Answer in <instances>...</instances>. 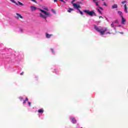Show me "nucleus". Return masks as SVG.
Segmentation results:
<instances>
[{"label":"nucleus","instance_id":"9","mask_svg":"<svg viewBox=\"0 0 128 128\" xmlns=\"http://www.w3.org/2000/svg\"><path fill=\"white\" fill-rule=\"evenodd\" d=\"M44 110L43 108L39 109L38 110V112L39 114H44Z\"/></svg>","mask_w":128,"mask_h":128},{"label":"nucleus","instance_id":"36","mask_svg":"<svg viewBox=\"0 0 128 128\" xmlns=\"http://www.w3.org/2000/svg\"><path fill=\"white\" fill-rule=\"evenodd\" d=\"M110 34V32H108L106 34Z\"/></svg>","mask_w":128,"mask_h":128},{"label":"nucleus","instance_id":"40","mask_svg":"<svg viewBox=\"0 0 128 128\" xmlns=\"http://www.w3.org/2000/svg\"><path fill=\"white\" fill-rule=\"evenodd\" d=\"M102 0V2H104V0Z\"/></svg>","mask_w":128,"mask_h":128},{"label":"nucleus","instance_id":"31","mask_svg":"<svg viewBox=\"0 0 128 128\" xmlns=\"http://www.w3.org/2000/svg\"><path fill=\"white\" fill-rule=\"evenodd\" d=\"M114 22H115V24H118V20H116Z\"/></svg>","mask_w":128,"mask_h":128},{"label":"nucleus","instance_id":"29","mask_svg":"<svg viewBox=\"0 0 128 128\" xmlns=\"http://www.w3.org/2000/svg\"><path fill=\"white\" fill-rule=\"evenodd\" d=\"M25 100H26V102L28 101V98H26Z\"/></svg>","mask_w":128,"mask_h":128},{"label":"nucleus","instance_id":"25","mask_svg":"<svg viewBox=\"0 0 128 128\" xmlns=\"http://www.w3.org/2000/svg\"><path fill=\"white\" fill-rule=\"evenodd\" d=\"M111 26H112V28H114V23H112V24H111Z\"/></svg>","mask_w":128,"mask_h":128},{"label":"nucleus","instance_id":"27","mask_svg":"<svg viewBox=\"0 0 128 128\" xmlns=\"http://www.w3.org/2000/svg\"><path fill=\"white\" fill-rule=\"evenodd\" d=\"M98 8H100V10H102V7L98 6Z\"/></svg>","mask_w":128,"mask_h":128},{"label":"nucleus","instance_id":"22","mask_svg":"<svg viewBox=\"0 0 128 128\" xmlns=\"http://www.w3.org/2000/svg\"><path fill=\"white\" fill-rule=\"evenodd\" d=\"M74 2H76V0H72V2H71V4H74Z\"/></svg>","mask_w":128,"mask_h":128},{"label":"nucleus","instance_id":"10","mask_svg":"<svg viewBox=\"0 0 128 128\" xmlns=\"http://www.w3.org/2000/svg\"><path fill=\"white\" fill-rule=\"evenodd\" d=\"M124 12H126V14H128V7L126 6V4H125L124 5Z\"/></svg>","mask_w":128,"mask_h":128},{"label":"nucleus","instance_id":"18","mask_svg":"<svg viewBox=\"0 0 128 128\" xmlns=\"http://www.w3.org/2000/svg\"><path fill=\"white\" fill-rule=\"evenodd\" d=\"M78 10H79L80 14L82 15L83 16L84 15V13L82 12V10H80L78 9Z\"/></svg>","mask_w":128,"mask_h":128},{"label":"nucleus","instance_id":"16","mask_svg":"<svg viewBox=\"0 0 128 128\" xmlns=\"http://www.w3.org/2000/svg\"><path fill=\"white\" fill-rule=\"evenodd\" d=\"M31 9L32 10H36V8L34 6H31Z\"/></svg>","mask_w":128,"mask_h":128},{"label":"nucleus","instance_id":"28","mask_svg":"<svg viewBox=\"0 0 128 128\" xmlns=\"http://www.w3.org/2000/svg\"><path fill=\"white\" fill-rule=\"evenodd\" d=\"M44 10H48V8H44Z\"/></svg>","mask_w":128,"mask_h":128},{"label":"nucleus","instance_id":"23","mask_svg":"<svg viewBox=\"0 0 128 128\" xmlns=\"http://www.w3.org/2000/svg\"><path fill=\"white\" fill-rule=\"evenodd\" d=\"M126 0H124L122 2V4H126Z\"/></svg>","mask_w":128,"mask_h":128},{"label":"nucleus","instance_id":"5","mask_svg":"<svg viewBox=\"0 0 128 128\" xmlns=\"http://www.w3.org/2000/svg\"><path fill=\"white\" fill-rule=\"evenodd\" d=\"M73 6L74 8H77V10H78L79 8H80V4H73Z\"/></svg>","mask_w":128,"mask_h":128},{"label":"nucleus","instance_id":"34","mask_svg":"<svg viewBox=\"0 0 128 128\" xmlns=\"http://www.w3.org/2000/svg\"><path fill=\"white\" fill-rule=\"evenodd\" d=\"M26 101L24 100V102H23V104H26Z\"/></svg>","mask_w":128,"mask_h":128},{"label":"nucleus","instance_id":"35","mask_svg":"<svg viewBox=\"0 0 128 128\" xmlns=\"http://www.w3.org/2000/svg\"><path fill=\"white\" fill-rule=\"evenodd\" d=\"M102 18V16H100V17H99V18Z\"/></svg>","mask_w":128,"mask_h":128},{"label":"nucleus","instance_id":"24","mask_svg":"<svg viewBox=\"0 0 128 128\" xmlns=\"http://www.w3.org/2000/svg\"><path fill=\"white\" fill-rule=\"evenodd\" d=\"M97 10L99 12L100 14H102V12L98 8H97Z\"/></svg>","mask_w":128,"mask_h":128},{"label":"nucleus","instance_id":"11","mask_svg":"<svg viewBox=\"0 0 128 128\" xmlns=\"http://www.w3.org/2000/svg\"><path fill=\"white\" fill-rule=\"evenodd\" d=\"M118 14H119V16H121V18L124 16L122 15V12L120 11H118Z\"/></svg>","mask_w":128,"mask_h":128},{"label":"nucleus","instance_id":"30","mask_svg":"<svg viewBox=\"0 0 128 128\" xmlns=\"http://www.w3.org/2000/svg\"><path fill=\"white\" fill-rule=\"evenodd\" d=\"M32 2H36V0H31Z\"/></svg>","mask_w":128,"mask_h":128},{"label":"nucleus","instance_id":"21","mask_svg":"<svg viewBox=\"0 0 128 128\" xmlns=\"http://www.w3.org/2000/svg\"><path fill=\"white\" fill-rule=\"evenodd\" d=\"M28 105H29V106H32V103H31L30 102H28Z\"/></svg>","mask_w":128,"mask_h":128},{"label":"nucleus","instance_id":"14","mask_svg":"<svg viewBox=\"0 0 128 128\" xmlns=\"http://www.w3.org/2000/svg\"><path fill=\"white\" fill-rule=\"evenodd\" d=\"M12 2H13V4H15L16 6H18V4L14 1V0H10Z\"/></svg>","mask_w":128,"mask_h":128},{"label":"nucleus","instance_id":"33","mask_svg":"<svg viewBox=\"0 0 128 128\" xmlns=\"http://www.w3.org/2000/svg\"><path fill=\"white\" fill-rule=\"evenodd\" d=\"M24 74V72H22L20 73V75H21V76H22V75Z\"/></svg>","mask_w":128,"mask_h":128},{"label":"nucleus","instance_id":"1","mask_svg":"<svg viewBox=\"0 0 128 128\" xmlns=\"http://www.w3.org/2000/svg\"><path fill=\"white\" fill-rule=\"evenodd\" d=\"M39 10L42 12V14H45V15H44L40 13V18H44V20H46V18L52 16V14H50V12L44 10L40 8Z\"/></svg>","mask_w":128,"mask_h":128},{"label":"nucleus","instance_id":"12","mask_svg":"<svg viewBox=\"0 0 128 128\" xmlns=\"http://www.w3.org/2000/svg\"><path fill=\"white\" fill-rule=\"evenodd\" d=\"M112 8H118V4H115L112 6Z\"/></svg>","mask_w":128,"mask_h":128},{"label":"nucleus","instance_id":"8","mask_svg":"<svg viewBox=\"0 0 128 128\" xmlns=\"http://www.w3.org/2000/svg\"><path fill=\"white\" fill-rule=\"evenodd\" d=\"M121 18H122V24H125L124 22H126V19L124 18V16Z\"/></svg>","mask_w":128,"mask_h":128},{"label":"nucleus","instance_id":"17","mask_svg":"<svg viewBox=\"0 0 128 128\" xmlns=\"http://www.w3.org/2000/svg\"><path fill=\"white\" fill-rule=\"evenodd\" d=\"M18 2L19 6H24V4L18 1Z\"/></svg>","mask_w":128,"mask_h":128},{"label":"nucleus","instance_id":"4","mask_svg":"<svg viewBox=\"0 0 128 128\" xmlns=\"http://www.w3.org/2000/svg\"><path fill=\"white\" fill-rule=\"evenodd\" d=\"M16 16H15L17 20H20V18H23L22 16L20 14L18 13H16Z\"/></svg>","mask_w":128,"mask_h":128},{"label":"nucleus","instance_id":"19","mask_svg":"<svg viewBox=\"0 0 128 128\" xmlns=\"http://www.w3.org/2000/svg\"><path fill=\"white\" fill-rule=\"evenodd\" d=\"M19 100L22 101L24 100V98H22V97H19Z\"/></svg>","mask_w":128,"mask_h":128},{"label":"nucleus","instance_id":"38","mask_svg":"<svg viewBox=\"0 0 128 128\" xmlns=\"http://www.w3.org/2000/svg\"><path fill=\"white\" fill-rule=\"evenodd\" d=\"M64 2V4H66V2H64H64Z\"/></svg>","mask_w":128,"mask_h":128},{"label":"nucleus","instance_id":"13","mask_svg":"<svg viewBox=\"0 0 128 128\" xmlns=\"http://www.w3.org/2000/svg\"><path fill=\"white\" fill-rule=\"evenodd\" d=\"M74 11V9L72 8H69L68 10V12H72Z\"/></svg>","mask_w":128,"mask_h":128},{"label":"nucleus","instance_id":"26","mask_svg":"<svg viewBox=\"0 0 128 128\" xmlns=\"http://www.w3.org/2000/svg\"><path fill=\"white\" fill-rule=\"evenodd\" d=\"M104 6H106V2H104Z\"/></svg>","mask_w":128,"mask_h":128},{"label":"nucleus","instance_id":"2","mask_svg":"<svg viewBox=\"0 0 128 128\" xmlns=\"http://www.w3.org/2000/svg\"><path fill=\"white\" fill-rule=\"evenodd\" d=\"M94 28L96 30V32H100V34L102 36H104V32L108 30V28L106 27H103L102 29H100L98 27L94 26Z\"/></svg>","mask_w":128,"mask_h":128},{"label":"nucleus","instance_id":"15","mask_svg":"<svg viewBox=\"0 0 128 128\" xmlns=\"http://www.w3.org/2000/svg\"><path fill=\"white\" fill-rule=\"evenodd\" d=\"M93 2L96 4V6L98 8V2H96V0H93Z\"/></svg>","mask_w":128,"mask_h":128},{"label":"nucleus","instance_id":"37","mask_svg":"<svg viewBox=\"0 0 128 128\" xmlns=\"http://www.w3.org/2000/svg\"><path fill=\"white\" fill-rule=\"evenodd\" d=\"M120 34H123L124 32H120Z\"/></svg>","mask_w":128,"mask_h":128},{"label":"nucleus","instance_id":"6","mask_svg":"<svg viewBox=\"0 0 128 128\" xmlns=\"http://www.w3.org/2000/svg\"><path fill=\"white\" fill-rule=\"evenodd\" d=\"M70 120H71V122L72 124H76V120L74 118H70Z\"/></svg>","mask_w":128,"mask_h":128},{"label":"nucleus","instance_id":"32","mask_svg":"<svg viewBox=\"0 0 128 128\" xmlns=\"http://www.w3.org/2000/svg\"><path fill=\"white\" fill-rule=\"evenodd\" d=\"M51 51H52V52H54V49L51 48Z\"/></svg>","mask_w":128,"mask_h":128},{"label":"nucleus","instance_id":"3","mask_svg":"<svg viewBox=\"0 0 128 128\" xmlns=\"http://www.w3.org/2000/svg\"><path fill=\"white\" fill-rule=\"evenodd\" d=\"M83 12L88 14V16H96V12H94V11H90V10H83Z\"/></svg>","mask_w":128,"mask_h":128},{"label":"nucleus","instance_id":"39","mask_svg":"<svg viewBox=\"0 0 128 128\" xmlns=\"http://www.w3.org/2000/svg\"><path fill=\"white\" fill-rule=\"evenodd\" d=\"M119 26H120V25H119Z\"/></svg>","mask_w":128,"mask_h":128},{"label":"nucleus","instance_id":"7","mask_svg":"<svg viewBox=\"0 0 128 128\" xmlns=\"http://www.w3.org/2000/svg\"><path fill=\"white\" fill-rule=\"evenodd\" d=\"M46 38H50L52 36V34H48V33H46Z\"/></svg>","mask_w":128,"mask_h":128},{"label":"nucleus","instance_id":"20","mask_svg":"<svg viewBox=\"0 0 128 128\" xmlns=\"http://www.w3.org/2000/svg\"><path fill=\"white\" fill-rule=\"evenodd\" d=\"M60 0V2H64V0ZM58 2V0H54V2Z\"/></svg>","mask_w":128,"mask_h":128}]
</instances>
